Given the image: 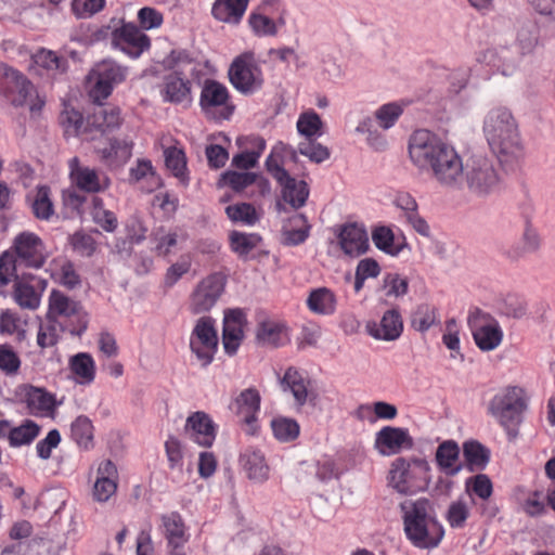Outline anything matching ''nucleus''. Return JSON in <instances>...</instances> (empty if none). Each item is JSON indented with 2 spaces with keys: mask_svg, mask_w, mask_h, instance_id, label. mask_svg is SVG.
<instances>
[{
  "mask_svg": "<svg viewBox=\"0 0 555 555\" xmlns=\"http://www.w3.org/2000/svg\"><path fill=\"white\" fill-rule=\"evenodd\" d=\"M311 225L304 214H294L282 227V244L285 246H297L302 244L309 236Z\"/></svg>",
  "mask_w": 555,
  "mask_h": 555,
  "instance_id": "obj_29",
  "label": "nucleus"
},
{
  "mask_svg": "<svg viewBox=\"0 0 555 555\" xmlns=\"http://www.w3.org/2000/svg\"><path fill=\"white\" fill-rule=\"evenodd\" d=\"M183 431L188 439L204 448L211 447L216 439V425L203 411L193 412L188 416Z\"/></svg>",
  "mask_w": 555,
  "mask_h": 555,
  "instance_id": "obj_17",
  "label": "nucleus"
},
{
  "mask_svg": "<svg viewBox=\"0 0 555 555\" xmlns=\"http://www.w3.org/2000/svg\"><path fill=\"white\" fill-rule=\"evenodd\" d=\"M228 75L232 86L243 94L254 93L263 83L262 72L255 60L254 52L250 51L233 60Z\"/></svg>",
  "mask_w": 555,
  "mask_h": 555,
  "instance_id": "obj_8",
  "label": "nucleus"
},
{
  "mask_svg": "<svg viewBox=\"0 0 555 555\" xmlns=\"http://www.w3.org/2000/svg\"><path fill=\"white\" fill-rule=\"evenodd\" d=\"M166 167L173 173L175 177L186 185L189 176L186 172V158L182 150L177 147H169L165 151Z\"/></svg>",
  "mask_w": 555,
  "mask_h": 555,
  "instance_id": "obj_47",
  "label": "nucleus"
},
{
  "mask_svg": "<svg viewBox=\"0 0 555 555\" xmlns=\"http://www.w3.org/2000/svg\"><path fill=\"white\" fill-rule=\"evenodd\" d=\"M165 102L180 104L184 101H191V81L183 77L182 72L173 70L164 77V88L162 90Z\"/></svg>",
  "mask_w": 555,
  "mask_h": 555,
  "instance_id": "obj_26",
  "label": "nucleus"
},
{
  "mask_svg": "<svg viewBox=\"0 0 555 555\" xmlns=\"http://www.w3.org/2000/svg\"><path fill=\"white\" fill-rule=\"evenodd\" d=\"M298 153L308 157L311 162L320 164L330 157V151L326 146L315 142V139L308 142H301L298 145Z\"/></svg>",
  "mask_w": 555,
  "mask_h": 555,
  "instance_id": "obj_59",
  "label": "nucleus"
},
{
  "mask_svg": "<svg viewBox=\"0 0 555 555\" xmlns=\"http://www.w3.org/2000/svg\"><path fill=\"white\" fill-rule=\"evenodd\" d=\"M460 447L455 440L442 441L435 453L438 468L449 477H454L463 469V464L457 463L460 459Z\"/></svg>",
  "mask_w": 555,
  "mask_h": 555,
  "instance_id": "obj_28",
  "label": "nucleus"
},
{
  "mask_svg": "<svg viewBox=\"0 0 555 555\" xmlns=\"http://www.w3.org/2000/svg\"><path fill=\"white\" fill-rule=\"evenodd\" d=\"M367 333L378 340L393 341L403 332V319L399 308H391L384 312L379 322H369Z\"/></svg>",
  "mask_w": 555,
  "mask_h": 555,
  "instance_id": "obj_21",
  "label": "nucleus"
},
{
  "mask_svg": "<svg viewBox=\"0 0 555 555\" xmlns=\"http://www.w3.org/2000/svg\"><path fill=\"white\" fill-rule=\"evenodd\" d=\"M230 247L240 258L247 255L257 246L260 237L257 234H246L240 231H232L229 235Z\"/></svg>",
  "mask_w": 555,
  "mask_h": 555,
  "instance_id": "obj_49",
  "label": "nucleus"
},
{
  "mask_svg": "<svg viewBox=\"0 0 555 555\" xmlns=\"http://www.w3.org/2000/svg\"><path fill=\"white\" fill-rule=\"evenodd\" d=\"M261 396L254 388L244 389L230 404V410L242 416L243 423L247 426L248 434H255L257 429V414L260 411Z\"/></svg>",
  "mask_w": 555,
  "mask_h": 555,
  "instance_id": "obj_19",
  "label": "nucleus"
},
{
  "mask_svg": "<svg viewBox=\"0 0 555 555\" xmlns=\"http://www.w3.org/2000/svg\"><path fill=\"white\" fill-rule=\"evenodd\" d=\"M13 297L17 305L24 309L35 310L40 305V295L37 293L35 285L14 283Z\"/></svg>",
  "mask_w": 555,
  "mask_h": 555,
  "instance_id": "obj_53",
  "label": "nucleus"
},
{
  "mask_svg": "<svg viewBox=\"0 0 555 555\" xmlns=\"http://www.w3.org/2000/svg\"><path fill=\"white\" fill-rule=\"evenodd\" d=\"M253 142L257 146V151H245L234 155L232 158L233 167L248 170L257 165L261 152L266 149V141L262 138L257 137L253 139Z\"/></svg>",
  "mask_w": 555,
  "mask_h": 555,
  "instance_id": "obj_55",
  "label": "nucleus"
},
{
  "mask_svg": "<svg viewBox=\"0 0 555 555\" xmlns=\"http://www.w3.org/2000/svg\"><path fill=\"white\" fill-rule=\"evenodd\" d=\"M307 306L313 313L331 315L336 309V296L330 288L319 287L310 292Z\"/></svg>",
  "mask_w": 555,
  "mask_h": 555,
  "instance_id": "obj_35",
  "label": "nucleus"
},
{
  "mask_svg": "<svg viewBox=\"0 0 555 555\" xmlns=\"http://www.w3.org/2000/svg\"><path fill=\"white\" fill-rule=\"evenodd\" d=\"M128 68L113 60L96 63L87 75V81L93 82L89 90L92 102L106 100L114 88L127 78Z\"/></svg>",
  "mask_w": 555,
  "mask_h": 555,
  "instance_id": "obj_7",
  "label": "nucleus"
},
{
  "mask_svg": "<svg viewBox=\"0 0 555 555\" xmlns=\"http://www.w3.org/2000/svg\"><path fill=\"white\" fill-rule=\"evenodd\" d=\"M517 24L516 41L520 49V53L524 55L531 53L538 43V24L529 17L519 18Z\"/></svg>",
  "mask_w": 555,
  "mask_h": 555,
  "instance_id": "obj_36",
  "label": "nucleus"
},
{
  "mask_svg": "<svg viewBox=\"0 0 555 555\" xmlns=\"http://www.w3.org/2000/svg\"><path fill=\"white\" fill-rule=\"evenodd\" d=\"M406 538L420 548L439 544L443 529L436 518L434 504L426 498L406 500L400 504Z\"/></svg>",
  "mask_w": 555,
  "mask_h": 555,
  "instance_id": "obj_3",
  "label": "nucleus"
},
{
  "mask_svg": "<svg viewBox=\"0 0 555 555\" xmlns=\"http://www.w3.org/2000/svg\"><path fill=\"white\" fill-rule=\"evenodd\" d=\"M402 113L403 108L399 104L387 103L376 111L375 117L382 128L389 129L395 125Z\"/></svg>",
  "mask_w": 555,
  "mask_h": 555,
  "instance_id": "obj_61",
  "label": "nucleus"
},
{
  "mask_svg": "<svg viewBox=\"0 0 555 555\" xmlns=\"http://www.w3.org/2000/svg\"><path fill=\"white\" fill-rule=\"evenodd\" d=\"M33 61L36 65L47 70L63 74L68 68L67 59L57 55L54 51L41 49L34 56Z\"/></svg>",
  "mask_w": 555,
  "mask_h": 555,
  "instance_id": "obj_48",
  "label": "nucleus"
},
{
  "mask_svg": "<svg viewBox=\"0 0 555 555\" xmlns=\"http://www.w3.org/2000/svg\"><path fill=\"white\" fill-rule=\"evenodd\" d=\"M243 337H244L243 327L229 324L228 322H223V328H222L223 348H224V351L229 356H233L236 353L237 348H238Z\"/></svg>",
  "mask_w": 555,
  "mask_h": 555,
  "instance_id": "obj_56",
  "label": "nucleus"
},
{
  "mask_svg": "<svg viewBox=\"0 0 555 555\" xmlns=\"http://www.w3.org/2000/svg\"><path fill=\"white\" fill-rule=\"evenodd\" d=\"M50 195V186L44 184L37 186V192L31 201L30 207L35 218L38 220L49 221L55 212Z\"/></svg>",
  "mask_w": 555,
  "mask_h": 555,
  "instance_id": "obj_40",
  "label": "nucleus"
},
{
  "mask_svg": "<svg viewBox=\"0 0 555 555\" xmlns=\"http://www.w3.org/2000/svg\"><path fill=\"white\" fill-rule=\"evenodd\" d=\"M15 253L9 250L0 255V287L7 286L17 274V259Z\"/></svg>",
  "mask_w": 555,
  "mask_h": 555,
  "instance_id": "obj_58",
  "label": "nucleus"
},
{
  "mask_svg": "<svg viewBox=\"0 0 555 555\" xmlns=\"http://www.w3.org/2000/svg\"><path fill=\"white\" fill-rule=\"evenodd\" d=\"M225 279L212 273L202 280L191 295L190 310L194 314L209 311L224 291Z\"/></svg>",
  "mask_w": 555,
  "mask_h": 555,
  "instance_id": "obj_11",
  "label": "nucleus"
},
{
  "mask_svg": "<svg viewBox=\"0 0 555 555\" xmlns=\"http://www.w3.org/2000/svg\"><path fill=\"white\" fill-rule=\"evenodd\" d=\"M413 444V438L405 428L385 426L376 434L375 447L383 455L397 454Z\"/></svg>",
  "mask_w": 555,
  "mask_h": 555,
  "instance_id": "obj_20",
  "label": "nucleus"
},
{
  "mask_svg": "<svg viewBox=\"0 0 555 555\" xmlns=\"http://www.w3.org/2000/svg\"><path fill=\"white\" fill-rule=\"evenodd\" d=\"M73 440L85 449H89L93 442V425L89 417L79 415L70 426Z\"/></svg>",
  "mask_w": 555,
  "mask_h": 555,
  "instance_id": "obj_45",
  "label": "nucleus"
},
{
  "mask_svg": "<svg viewBox=\"0 0 555 555\" xmlns=\"http://www.w3.org/2000/svg\"><path fill=\"white\" fill-rule=\"evenodd\" d=\"M339 244L345 254L358 257L370 247L366 230L358 223L345 224L338 234Z\"/></svg>",
  "mask_w": 555,
  "mask_h": 555,
  "instance_id": "obj_25",
  "label": "nucleus"
},
{
  "mask_svg": "<svg viewBox=\"0 0 555 555\" xmlns=\"http://www.w3.org/2000/svg\"><path fill=\"white\" fill-rule=\"evenodd\" d=\"M527 410L528 397L525 389L518 386L504 387L488 404V413L504 428L511 441L517 438Z\"/></svg>",
  "mask_w": 555,
  "mask_h": 555,
  "instance_id": "obj_4",
  "label": "nucleus"
},
{
  "mask_svg": "<svg viewBox=\"0 0 555 555\" xmlns=\"http://www.w3.org/2000/svg\"><path fill=\"white\" fill-rule=\"evenodd\" d=\"M112 44L137 59L150 49L151 40L135 24L122 22L120 27L112 31Z\"/></svg>",
  "mask_w": 555,
  "mask_h": 555,
  "instance_id": "obj_12",
  "label": "nucleus"
},
{
  "mask_svg": "<svg viewBox=\"0 0 555 555\" xmlns=\"http://www.w3.org/2000/svg\"><path fill=\"white\" fill-rule=\"evenodd\" d=\"M81 306L79 302L72 300L65 294H63L59 289H53L49 297V311L51 317L64 315L67 318H72V315H78V312L81 311Z\"/></svg>",
  "mask_w": 555,
  "mask_h": 555,
  "instance_id": "obj_38",
  "label": "nucleus"
},
{
  "mask_svg": "<svg viewBox=\"0 0 555 555\" xmlns=\"http://www.w3.org/2000/svg\"><path fill=\"white\" fill-rule=\"evenodd\" d=\"M437 323V309L429 304H421L411 314V326L421 333L427 332Z\"/></svg>",
  "mask_w": 555,
  "mask_h": 555,
  "instance_id": "obj_46",
  "label": "nucleus"
},
{
  "mask_svg": "<svg viewBox=\"0 0 555 555\" xmlns=\"http://www.w3.org/2000/svg\"><path fill=\"white\" fill-rule=\"evenodd\" d=\"M258 179V173L256 172H238L234 170H227L221 173L218 180V186H229L234 192L240 193L244 191L247 186L254 184Z\"/></svg>",
  "mask_w": 555,
  "mask_h": 555,
  "instance_id": "obj_42",
  "label": "nucleus"
},
{
  "mask_svg": "<svg viewBox=\"0 0 555 555\" xmlns=\"http://www.w3.org/2000/svg\"><path fill=\"white\" fill-rule=\"evenodd\" d=\"M409 154L413 164L422 170L430 171L440 185L460 190L465 164L453 146L422 129L411 135Z\"/></svg>",
  "mask_w": 555,
  "mask_h": 555,
  "instance_id": "obj_1",
  "label": "nucleus"
},
{
  "mask_svg": "<svg viewBox=\"0 0 555 555\" xmlns=\"http://www.w3.org/2000/svg\"><path fill=\"white\" fill-rule=\"evenodd\" d=\"M225 214L234 223L242 222L247 225H254L259 220L255 207L249 203L229 205L225 207Z\"/></svg>",
  "mask_w": 555,
  "mask_h": 555,
  "instance_id": "obj_51",
  "label": "nucleus"
},
{
  "mask_svg": "<svg viewBox=\"0 0 555 555\" xmlns=\"http://www.w3.org/2000/svg\"><path fill=\"white\" fill-rule=\"evenodd\" d=\"M94 107L86 118V140L92 141L98 137L118 129L121 125L120 109L116 106H107L103 101L93 102Z\"/></svg>",
  "mask_w": 555,
  "mask_h": 555,
  "instance_id": "obj_10",
  "label": "nucleus"
},
{
  "mask_svg": "<svg viewBox=\"0 0 555 555\" xmlns=\"http://www.w3.org/2000/svg\"><path fill=\"white\" fill-rule=\"evenodd\" d=\"M322 126L321 117L314 111L302 113L297 121L298 132L305 135L308 141L321 135Z\"/></svg>",
  "mask_w": 555,
  "mask_h": 555,
  "instance_id": "obj_54",
  "label": "nucleus"
},
{
  "mask_svg": "<svg viewBox=\"0 0 555 555\" xmlns=\"http://www.w3.org/2000/svg\"><path fill=\"white\" fill-rule=\"evenodd\" d=\"M271 427L274 434V437L284 442L293 441L299 436V424L288 417H278L273 418L271 422Z\"/></svg>",
  "mask_w": 555,
  "mask_h": 555,
  "instance_id": "obj_52",
  "label": "nucleus"
},
{
  "mask_svg": "<svg viewBox=\"0 0 555 555\" xmlns=\"http://www.w3.org/2000/svg\"><path fill=\"white\" fill-rule=\"evenodd\" d=\"M59 324L60 322L55 317H51V313H47V323H40L37 333V344L41 349L53 347L59 343Z\"/></svg>",
  "mask_w": 555,
  "mask_h": 555,
  "instance_id": "obj_50",
  "label": "nucleus"
},
{
  "mask_svg": "<svg viewBox=\"0 0 555 555\" xmlns=\"http://www.w3.org/2000/svg\"><path fill=\"white\" fill-rule=\"evenodd\" d=\"M542 246V237L529 218L525 219L524 230L518 243L504 250V256L511 261H518L529 254H535Z\"/></svg>",
  "mask_w": 555,
  "mask_h": 555,
  "instance_id": "obj_23",
  "label": "nucleus"
},
{
  "mask_svg": "<svg viewBox=\"0 0 555 555\" xmlns=\"http://www.w3.org/2000/svg\"><path fill=\"white\" fill-rule=\"evenodd\" d=\"M285 330L282 323L266 320L258 324L256 331L257 344L263 347L276 348L285 344Z\"/></svg>",
  "mask_w": 555,
  "mask_h": 555,
  "instance_id": "obj_33",
  "label": "nucleus"
},
{
  "mask_svg": "<svg viewBox=\"0 0 555 555\" xmlns=\"http://www.w3.org/2000/svg\"><path fill=\"white\" fill-rule=\"evenodd\" d=\"M70 244L75 251L82 257H91L96 250L95 240L83 232H75L70 236Z\"/></svg>",
  "mask_w": 555,
  "mask_h": 555,
  "instance_id": "obj_63",
  "label": "nucleus"
},
{
  "mask_svg": "<svg viewBox=\"0 0 555 555\" xmlns=\"http://www.w3.org/2000/svg\"><path fill=\"white\" fill-rule=\"evenodd\" d=\"M164 537L167 540L168 555H186L184 547L190 540L185 524L178 512L162 515Z\"/></svg>",
  "mask_w": 555,
  "mask_h": 555,
  "instance_id": "obj_18",
  "label": "nucleus"
},
{
  "mask_svg": "<svg viewBox=\"0 0 555 555\" xmlns=\"http://www.w3.org/2000/svg\"><path fill=\"white\" fill-rule=\"evenodd\" d=\"M249 0H216L211 8L212 16L223 23L238 24Z\"/></svg>",
  "mask_w": 555,
  "mask_h": 555,
  "instance_id": "obj_32",
  "label": "nucleus"
},
{
  "mask_svg": "<svg viewBox=\"0 0 555 555\" xmlns=\"http://www.w3.org/2000/svg\"><path fill=\"white\" fill-rule=\"evenodd\" d=\"M69 369L76 375L77 383L89 385L95 378V363L91 354L79 352L69 360Z\"/></svg>",
  "mask_w": 555,
  "mask_h": 555,
  "instance_id": "obj_37",
  "label": "nucleus"
},
{
  "mask_svg": "<svg viewBox=\"0 0 555 555\" xmlns=\"http://www.w3.org/2000/svg\"><path fill=\"white\" fill-rule=\"evenodd\" d=\"M238 461L248 479L264 482L269 478L270 468L260 450L247 448L241 453Z\"/></svg>",
  "mask_w": 555,
  "mask_h": 555,
  "instance_id": "obj_27",
  "label": "nucleus"
},
{
  "mask_svg": "<svg viewBox=\"0 0 555 555\" xmlns=\"http://www.w3.org/2000/svg\"><path fill=\"white\" fill-rule=\"evenodd\" d=\"M70 178L77 188L88 193H99L109 186V179L106 176L100 177L96 169L79 165V159L74 157L69 162Z\"/></svg>",
  "mask_w": 555,
  "mask_h": 555,
  "instance_id": "obj_22",
  "label": "nucleus"
},
{
  "mask_svg": "<svg viewBox=\"0 0 555 555\" xmlns=\"http://www.w3.org/2000/svg\"><path fill=\"white\" fill-rule=\"evenodd\" d=\"M372 240L375 246L391 256H398L404 248H408V243L403 240L401 244H395V234L390 228L380 225L373 230Z\"/></svg>",
  "mask_w": 555,
  "mask_h": 555,
  "instance_id": "obj_39",
  "label": "nucleus"
},
{
  "mask_svg": "<svg viewBox=\"0 0 555 555\" xmlns=\"http://www.w3.org/2000/svg\"><path fill=\"white\" fill-rule=\"evenodd\" d=\"M229 91L224 85L207 79L201 92L199 105L205 114H209L215 107H222L218 118L230 119L235 107L229 103Z\"/></svg>",
  "mask_w": 555,
  "mask_h": 555,
  "instance_id": "obj_16",
  "label": "nucleus"
},
{
  "mask_svg": "<svg viewBox=\"0 0 555 555\" xmlns=\"http://www.w3.org/2000/svg\"><path fill=\"white\" fill-rule=\"evenodd\" d=\"M502 189V177L492 159L472 155L466 159L459 191H467L476 198H487Z\"/></svg>",
  "mask_w": 555,
  "mask_h": 555,
  "instance_id": "obj_5",
  "label": "nucleus"
},
{
  "mask_svg": "<svg viewBox=\"0 0 555 555\" xmlns=\"http://www.w3.org/2000/svg\"><path fill=\"white\" fill-rule=\"evenodd\" d=\"M466 490H472L478 498L487 500L493 492V486L488 475L478 474L466 480Z\"/></svg>",
  "mask_w": 555,
  "mask_h": 555,
  "instance_id": "obj_60",
  "label": "nucleus"
},
{
  "mask_svg": "<svg viewBox=\"0 0 555 555\" xmlns=\"http://www.w3.org/2000/svg\"><path fill=\"white\" fill-rule=\"evenodd\" d=\"M490 315L479 308H475L469 312L467 323L473 331V337L479 349L490 351L495 349L502 341L503 332L495 323L479 325L480 320H487Z\"/></svg>",
  "mask_w": 555,
  "mask_h": 555,
  "instance_id": "obj_15",
  "label": "nucleus"
},
{
  "mask_svg": "<svg viewBox=\"0 0 555 555\" xmlns=\"http://www.w3.org/2000/svg\"><path fill=\"white\" fill-rule=\"evenodd\" d=\"M487 142L502 166L513 169L525 155L518 124L506 107L491 109L483 121Z\"/></svg>",
  "mask_w": 555,
  "mask_h": 555,
  "instance_id": "obj_2",
  "label": "nucleus"
},
{
  "mask_svg": "<svg viewBox=\"0 0 555 555\" xmlns=\"http://www.w3.org/2000/svg\"><path fill=\"white\" fill-rule=\"evenodd\" d=\"M248 23L258 36H275L278 33L274 21L263 14L251 13Z\"/></svg>",
  "mask_w": 555,
  "mask_h": 555,
  "instance_id": "obj_62",
  "label": "nucleus"
},
{
  "mask_svg": "<svg viewBox=\"0 0 555 555\" xmlns=\"http://www.w3.org/2000/svg\"><path fill=\"white\" fill-rule=\"evenodd\" d=\"M40 426L31 420H26L17 427L9 431V442L11 447H21L30 444L39 435Z\"/></svg>",
  "mask_w": 555,
  "mask_h": 555,
  "instance_id": "obj_43",
  "label": "nucleus"
},
{
  "mask_svg": "<svg viewBox=\"0 0 555 555\" xmlns=\"http://www.w3.org/2000/svg\"><path fill=\"white\" fill-rule=\"evenodd\" d=\"M0 77L4 80L7 96L15 107L24 106L36 92L34 83L22 72L4 63H0Z\"/></svg>",
  "mask_w": 555,
  "mask_h": 555,
  "instance_id": "obj_13",
  "label": "nucleus"
},
{
  "mask_svg": "<svg viewBox=\"0 0 555 555\" xmlns=\"http://www.w3.org/2000/svg\"><path fill=\"white\" fill-rule=\"evenodd\" d=\"M190 348L203 367L212 362L218 350V336L212 318L202 317L196 321L190 337Z\"/></svg>",
  "mask_w": 555,
  "mask_h": 555,
  "instance_id": "obj_9",
  "label": "nucleus"
},
{
  "mask_svg": "<svg viewBox=\"0 0 555 555\" xmlns=\"http://www.w3.org/2000/svg\"><path fill=\"white\" fill-rule=\"evenodd\" d=\"M266 169L281 184L282 197H291V192L295 189V178L289 176L288 171L278 163L273 155L267 157Z\"/></svg>",
  "mask_w": 555,
  "mask_h": 555,
  "instance_id": "obj_44",
  "label": "nucleus"
},
{
  "mask_svg": "<svg viewBox=\"0 0 555 555\" xmlns=\"http://www.w3.org/2000/svg\"><path fill=\"white\" fill-rule=\"evenodd\" d=\"M463 456L465 467L468 472H481L483 470L491 459V451L489 448L483 446L481 442L475 439H469L463 442Z\"/></svg>",
  "mask_w": 555,
  "mask_h": 555,
  "instance_id": "obj_30",
  "label": "nucleus"
},
{
  "mask_svg": "<svg viewBox=\"0 0 555 555\" xmlns=\"http://www.w3.org/2000/svg\"><path fill=\"white\" fill-rule=\"evenodd\" d=\"M60 124L66 138L83 135L86 140V131H83L86 119L79 111L65 107L60 115Z\"/></svg>",
  "mask_w": 555,
  "mask_h": 555,
  "instance_id": "obj_41",
  "label": "nucleus"
},
{
  "mask_svg": "<svg viewBox=\"0 0 555 555\" xmlns=\"http://www.w3.org/2000/svg\"><path fill=\"white\" fill-rule=\"evenodd\" d=\"M132 142L113 138L109 139L108 146L100 149L98 153L109 165L121 166L132 156Z\"/></svg>",
  "mask_w": 555,
  "mask_h": 555,
  "instance_id": "obj_34",
  "label": "nucleus"
},
{
  "mask_svg": "<svg viewBox=\"0 0 555 555\" xmlns=\"http://www.w3.org/2000/svg\"><path fill=\"white\" fill-rule=\"evenodd\" d=\"M383 287L387 289V297H402L409 292V280L399 273H387L383 280Z\"/></svg>",
  "mask_w": 555,
  "mask_h": 555,
  "instance_id": "obj_57",
  "label": "nucleus"
},
{
  "mask_svg": "<svg viewBox=\"0 0 555 555\" xmlns=\"http://www.w3.org/2000/svg\"><path fill=\"white\" fill-rule=\"evenodd\" d=\"M310 380L306 379L295 366H289L283 377L280 378V385L284 391L289 390L298 406L305 405L308 401L317 399V395L309 390Z\"/></svg>",
  "mask_w": 555,
  "mask_h": 555,
  "instance_id": "obj_24",
  "label": "nucleus"
},
{
  "mask_svg": "<svg viewBox=\"0 0 555 555\" xmlns=\"http://www.w3.org/2000/svg\"><path fill=\"white\" fill-rule=\"evenodd\" d=\"M23 401L26 403L30 415H41L55 409V398L43 388L31 385L25 386Z\"/></svg>",
  "mask_w": 555,
  "mask_h": 555,
  "instance_id": "obj_31",
  "label": "nucleus"
},
{
  "mask_svg": "<svg viewBox=\"0 0 555 555\" xmlns=\"http://www.w3.org/2000/svg\"><path fill=\"white\" fill-rule=\"evenodd\" d=\"M468 516L469 509L463 501L452 502L447 512V519L452 528L464 527Z\"/></svg>",
  "mask_w": 555,
  "mask_h": 555,
  "instance_id": "obj_64",
  "label": "nucleus"
},
{
  "mask_svg": "<svg viewBox=\"0 0 555 555\" xmlns=\"http://www.w3.org/2000/svg\"><path fill=\"white\" fill-rule=\"evenodd\" d=\"M14 253L26 267L39 269L48 258L42 240L33 232H22L13 243Z\"/></svg>",
  "mask_w": 555,
  "mask_h": 555,
  "instance_id": "obj_14",
  "label": "nucleus"
},
{
  "mask_svg": "<svg viewBox=\"0 0 555 555\" xmlns=\"http://www.w3.org/2000/svg\"><path fill=\"white\" fill-rule=\"evenodd\" d=\"M431 467L426 459L397 457L389 470V485L401 494L426 491L431 482Z\"/></svg>",
  "mask_w": 555,
  "mask_h": 555,
  "instance_id": "obj_6",
  "label": "nucleus"
}]
</instances>
